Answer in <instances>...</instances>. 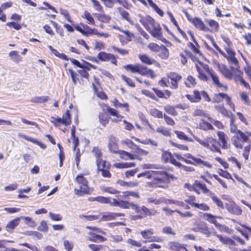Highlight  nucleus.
Segmentation results:
<instances>
[{
	"label": "nucleus",
	"instance_id": "37",
	"mask_svg": "<svg viewBox=\"0 0 251 251\" xmlns=\"http://www.w3.org/2000/svg\"><path fill=\"white\" fill-rule=\"evenodd\" d=\"M62 119V124L65 126H68L71 123V116L69 111L67 110L66 113L63 115Z\"/></svg>",
	"mask_w": 251,
	"mask_h": 251
},
{
	"label": "nucleus",
	"instance_id": "29",
	"mask_svg": "<svg viewBox=\"0 0 251 251\" xmlns=\"http://www.w3.org/2000/svg\"><path fill=\"white\" fill-rule=\"evenodd\" d=\"M117 183L122 186L126 187H134L138 185L139 182L137 181L126 182L121 180L117 181Z\"/></svg>",
	"mask_w": 251,
	"mask_h": 251
},
{
	"label": "nucleus",
	"instance_id": "51",
	"mask_svg": "<svg viewBox=\"0 0 251 251\" xmlns=\"http://www.w3.org/2000/svg\"><path fill=\"white\" fill-rule=\"evenodd\" d=\"M150 114L153 117L158 118H161L163 117L164 115H163V113L161 111H159V110L153 108L151 109L150 110Z\"/></svg>",
	"mask_w": 251,
	"mask_h": 251
},
{
	"label": "nucleus",
	"instance_id": "19",
	"mask_svg": "<svg viewBox=\"0 0 251 251\" xmlns=\"http://www.w3.org/2000/svg\"><path fill=\"white\" fill-rule=\"evenodd\" d=\"M124 216L125 214L122 213L109 212L107 214L103 215L100 220L104 221H111L115 220L118 217Z\"/></svg>",
	"mask_w": 251,
	"mask_h": 251
},
{
	"label": "nucleus",
	"instance_id": "53",
	"mask_svg": "<svg viewBox=\"0 0 251 251\" xmlns=\"http://www.w3.org/2000/svg\"><path fill=\"white\" fill-rule=\"evenodd\" d=\"M107 110L111 115L115 116L118 118H119V120H122V119L123 118V116L121 115L120 114H119L117 112V110H116L115 109H114L113 108H112L110 107H107Z\"/></svg>",
	"mask_w": 251,
	"mask_h": 251
},
{
	"label": "nucleus",
	"instance_id": "15",
	"mask_svg": "<svg viewBox=\"0 0 251 251\" xmlns=\"http://www.w3.org/2000/svg\"><path fill=\"white\" fill-rule=\"evenodd\" d=\"M226 209L231 214L239 216L242 214V210L235 204H227L226 205Z\"/></svg>",
	"mask_w": 251,
	"mask_h": 251
},
{
	"label": "nucleus",
	"instance_id": "57",
	"mask_svg": "<svg viewBox=\"0 0 251 251\" xmlns=\"http://www.w3.org/2000/svg\"><path fill=\"white\" fill-rule=\"evenodd\" d=\"M99 121L101 125L105 126L108 123L109 120L106 115L101 113L99 115Z\"/></svg>",
	"mask_w": 251,
	"mask_h": 251
},
{
	"label": "nucleus",
	"instance_id": "54",
	"mask_svg": "<svg viewBox=\"0 0 251 251\" xmlns=\"http://www.w3.org/2000/svg\"><path fill=\"white\" fill-rule=\"evenodd\" d=\"M172 156V153L168 151H164L162 154V159L165 163L169 162Z\"/></svg>",
	"mask_w": 251,
	"mask_h": 251
},
{
	"label": "nucleus",
	"instance_id": "52",
	"mask_svg": "<svg viewBox=\"0 0 251 251\" xmlns=\"http://www.w3.org/2000/svg\"><path fill=\"white\" fill-rule=\"evenodd\" d=\"M147 202L149 204L153 203L155 205L161 204V197L157 199L154 197H150L147 199Z\"/></svg>",
	"mask_w": 251,
	"mask_h": 251
},
{
	"label": "nucleus",
	"instance_id": "20",
	"mask_svg": "<svg viewBox=\"0 0 251 251\" xmlns=\"http://www.w3.org/2000/svg\"><path fill=\"white\" fill-rule=\"evenodd\" d=\"M192 24L196 28H199L200 30L205 31H208L209 30V29L205 25L203 22L199 18H194Z\"/></svg>",
	"mask_w": 251,
	"mask_h": 251
},
{
	"label": "nucleus",
	"instance_id": "2",
	"mask_svg": "<svg viewBox=\"0 0 251 251\" xmlns=\"http://www.w3.org/2000/svg\"><path fill=\"white\" fill-rule=\"evenodd\" d=\"M124 68L126 70L130 71L132 73H138L142 75L150 76L152 78H154L156 76L153 71L140 64H129L125 66Z\"/></svg>",
	"mask_w": 251,
	"mask_h": 251
},
{
	"label": "nucleus",
	"instance_id": "44",
	"mask_svg": "<svg viewBox=\"0 0 251 251\" xmlns=\"http://www.w3.org/2000/svg\"><path fill=\"white\" fill-rule=\"evenodd\" d=\"M141 210L143 212L144 214V217L148 216H153L156 214V211L154 210H150L145 206H142L141 208Z\"/></svg>",
	"mask_w": 251,
	"mask_h": 251
},
{
	"label": "nucleus",
	"instance_id": "61",
	"mask_svg": "<svg viewBox=\"0 0 251 251\" xmlns=\"http://www.w3.org/2000/svg\"><path fill=\"white\" fill-rule=\"evenodd\" d=\"M110 237L111 241L115 243H120L123 241V238L121 235H112L110 234Z\"/></svg>",
	"mask_w": 251,
	"mask_h": 251
},
{
	"label": "nucleus",
	"instance_id": "3",
	"mask_svg": "<svg viewBox=\"0 0 251 251\" xmlns=\"http://www.w3.org/2000/svg\"><path fill=\"white\" fill-rule=\"evenodd\" d=\"M250 137H251V132L248 131L242 132L238 130L232 138V143L236 148L242 149L243 147V143L247 142Z\"/></svg>",
	"mask_w": 251,
	"mask_h": 251
},
{
	"label": "nucleus",
	"instance_id": "12",
	"mask_svg": "<svg viewBox=\"0 0 251 251\" xmlns=\"http://www.w3.org/2000/svg\"><path fill=\"white\" fill-rule=\"evenodd\" d=\"M118 140L114 136L111 135L108 137V147L109 151L113 153H117L118 150V146L117 144Z\"/></svg>",
	"mask_w": 251,
	"mask_h": 251
},
{
	"label": "nucleus",
	"instance_id": "25",
	"mask_svg": "<svg viewBox=\"0 0 251 251\" xmlns=\"http://www.w3.org/2000/svg\"><path fill=\"white\" fill-rule=\"evenodd\" d=\"M21 218L18 217L11 221H10L6 226V229L7 231L14 229L17 226L20 222Z\"/></svg>",
	"mask_w": 251,
	"mask_h": 251
},
{
	"label": "nucleus",
	"instance_id": "5",
	"mask_svg": "<svg viewBox=\"0 0 251 251\" xmlns=\"http://www.w3.org/2000/svg\"><path fill=\"white\" fill-rule=\"evenodd\" d=\"M75 180L80 185L79 189H75V194L78 196H82L84 194L89 193V189L88 186L87 180L82 175H78L75 178Z\"/></svg>",
	"mask_w": 251,
	"mask_h": 251
},
{
	"label": "nucleus",
	"instance_id": "4",
	"mask_svg": "<svg viewBox=\"0 0 251 251\" xmlns=\"http://www.w3.org/2000/svg\"><path fill=\"white\" fill-rule=\"evenodd\" d=\"M195 139L203 147L209 149L211 151L221 153L219 148V142L212 137H208L204 140H202L197 137H194Z\"/></svg>",
	"mask_w": 251,
	"mask_h": 251
},
{
	"label": "nucleus",
	"instance_id": "56",
	"mask_svg": "<svg viewBox=\"0 0 251 251\" xmlns=\"http://www.w3.org/2000/svg\"><path fill=\"white\" fill-rule=\"evenodd\" d=\"M102 191L104 192L112 194H116L119 193V191L111 187L103 186L102 188Z\"/></svg>",
	"mask_w": 251,
	"mask_h": 251
},
{
	"label": "nucleus",
	"instance_id": "6",
	"mask_svg": "<svg viewBox=\"0 0 251 251\" xmlns=\"http://www.w3.org/2000/svg\"><path fill=\"white\" fill-rule=\"evenodd\" d=\"M114 205L123 209H128L130 207H131L132 209L134 210L136 213H139L140 210V207L138 204L130 202L127 201H124L121 199H120V201H115Z\"/></svg>",
	"mask_w": 251,
	"mask_h": 251
},
{
	"label": "nucleus",
	"instance_id": "30",
	"mask_svg": "<svg viewBox=\"0 0 251 251\" xmlns=\"http://www.w3.org/2000/svg\"><path fill=\"white\" fill-rule=\"evenodd\" d=\"M111 102L113 103V106L116 108H124L125 109V110L127 112L129 111L128 109V104L126 102L122 103L120 102L117 99H114L111 101Z\"/></svg>",
	"mask_w": 251,
	"mask_h": 251
},
{
	"label": "nucleus",
	"instance_id": "40",
	"mask_svg": "<svg viewBox=\"0 0 251 251\" xmlns=\"http://www.w3.org/2000/svg\"><path fill=\"white\" fill-rule=\"evenodd\" d=\"M96 16L100 21L103 23H108L111 20L110 16L103 13L97 14Z\"/></svg>",
	"mask_w": 251,
	"mask_h": 251
},
{
	"label": "nucleus",
	"instance_id": "38",
	"mask_svg": "<svg viewBox=\"0 0 251 251\" xmlns=\"http://www.w3.org/2000/svg\"><path fill=\"white\" fill-rule=\"evenodd\" d=\"M206 22L212 28V32H217L219 30V25L217 22L213 20H206Z\"/></svg>",
	"mask_w": 251,
	"mask_h": 251
},
{
	"label": "nucleus",
	"instance_id": "9",
	"mask_svg": "<svg viewBox=\"0 0 251 251\" xmlns=\"http://www.w3.org/2000/svg\"><path fill=\"white\" fill-rule=\"evenodd\" d=\"M97 57L101 61H110L112 64L117 65V57L112 54L101 51L98 54Z\"/></svg>",
	"mask_w": 251,
	"mask_h": 251
},
{
	"label": "nucleus",
	"instance_id": "59",
	"mask_svg": "<svg viewBox=\"0 0 251 251\" xmlns=\"http://www.w3.org/2000/svg\"><path fill=\"white\" fill-rule=\"evenodd\" d=\"M20 217L21 218V219H24L25 221V223L28 225L30 227H33L35 226V223L32 221L31 218L25 216H21Z\"/></svg>",
	"mask_w": 251,
	"mask_h": 251
},
{
	"label": "nucleus",
	"instance_id": "14",
	"mask_svg": "<svg viewBox=\"0 0 251 251\" xmlns=\"http://www.w3.org/2000/svg\"><path fill=\"white\" fill-rule=\"evenodd\" d=\"M226 51L227 52L228 55H226L225 53V55L223 56L227 59L229 63L234 64L235 66H238L239 63L238 60L235 57V52L233 51L231 49L229 48L226 49Z\"/></svg>",
	"mask_w": 251,
	"mask_h": 251
},
{
	"label": "nucleus",
	"instance_id": "50",
	"mask_svg": "<svg viewBox=\"0 0 251 251\" xmlns=\"http://www.w3.org/2000/svg\"><path fill=\"white\" fill-rule=\"evenodd\" d=\"M165 111L169 114L173 116H176L177 113L175 109V107L171 105H167L164 107Z\"/></svg>",
	"mask_w": 251,
	"mask_h": 251
},
{
	"label": "nucleus",
	"instance_id": "47",
	"mask_svg": "<svg viewBox=\"0 0 251 251\" xmlns=\"http://www.w3.org/2000/svg\"><path fill=\"white\" fill-rule=\"evenodd\" d=\"M196 69L198 72V77L201 80L207 81L208 77L206 75L203 73V70L198 65H196Z\"/></svg>",
	"mask_w": 251,
	"mask_h": 251
},
{
	"label": "nucleus",
	"instance_id": "7",
	"mask_svg": "<svg viewBox=\"0 0 251 251\" xmlns=\"http://www.w3.org/2000/svg\"><path fill=\"white\" fill-rule=\"evenodd\" d=\"M153 233V230L151 228L146 229L141 232V234L143 238L147 240L146 241L144 242L145 243L152 242H162V239L160 237L152 236Z\"/></svg>",
	"mask_w": 251,
	"mask_h": 251
},
{
	"label": "nucleus",
	"instance_id": "41",
	"mask_svg": "<svg viewBox=\"0 0 251 251\" xmlns=\"http://www.w3.org/2000/svg\"><path fill=\"white\" fill-rule=\"evenodd\" d=\"M196 83L195 78L192 75H188L185 82V85L189 88L194 87Z\"/></svg>",
	"mask_w": 251,
	"mask_h": 251
},
{
	"label": "nucleus",
	"instance_id": "49",
	"mask_svg": "<svg viewBox=\"0 0 251 251\" xmlns=\"http://www.w3.org/2000/svg\"><path fill=\"white\" fill-rule=\"evenodd\" d=\"M215 108L224 116L228 117V112L225 109L223 104L216 105Z\"/></svg>",
	"mask_w": 251,
	"mask_h": 251
},
{
	"label": "nucleus",
	"instance_id": "55",
	"mask_svg": "<svg viewBox=\"0 0 251 251\" xmlns=\"http://www.w3.org/2000/svg\"><path fill=\"white\" fill-rule=\"evenodd\" d=\"M194 207L203 211H208L210 210L209 206L204 203H198L196 202Z\"/></svg>",
	"mask_w": 251,
	"mask_h": 251
},
{
	"label": "nucleus",
	"instance_id": "27",
	"mask_svg": "<svg viewBox=\"0 0 251 251\" xmlns=\"http://www.w3.org/2000/svg\"><path fill=\"white\" fill-rule=\"evenodd\" d=\"M158 52L159 56L163 59H167L169 56V50L164 45L161 46V48Z\"/></svg>",
	"mask_w": 251,
	"mask_h": 251
},
{
	"label": "nucleus",
	"instance_id": "39",
	"mask_svg": "<svg viewBox=\"0 0 251 251\" xmlns=\"http://www.w3.org/2000/svg\"><path fill=\"white\" fill-rule=\"evenodd\" d=\"M84 19H85L87 20V23L90 25H95V20L91 14L88 12L87 11H85L81 16Z\"/></svg>",
	"mask_w": 251,
	"mask_h": 251
},
{
	"label": "nucleus",
	"instance_id": "1",
	"mask_svg": "<svg viewBox=\"0 0 251 251\" xmlns=\"http://www.w3.org/2000/svg\"><path fill=\"white\" fill-rule=\"evenodd\" d=\"M173 174H168L165 170L159 169L152 171V176L150 185L152 187L166 188L170 183V178H174Z\"/></svg>",
	"mask_w": 251,
	"mask_h": 251
},
{
	"label": "nucleus",
	"instance_id": "34",
	"mask_svg": "<svg viewBox=\"0 0 251 251\" xmlns=\"http://www.w3.org/2000/svg\"><path fill=\"white\" fill-rule=\"evenodd\" d=\"M170 249L173 251H180L184 249L183 245L176 242H171L169 244Z\"/></svg>",
	"mask_w": 251,
	"mask_h": 251
},
{
	"label": "nucleus",
	"instance_id": "22",
	"mask_svg": "<svg viewBox=\"0 0 251 251\" xmlns=\"http://www.w3.org/2000/svg\"><path fill=\"white\" fill-rule=\"evenodd\" d=\"M217 135L219 137V145L221 146L223 149H227V142L226 139L225 134L222 131H218L217 133Z\"/></svg>",
	"mask_w": 251,
	"mask_h": 251
},
{
	"label": "nucleus",
	"instance_id": "21",
	"mask_svg": "<svg viewBox=\"0 0 251 251\" xmlns=\"http://www.w3.org/2000/svg\"><path fill=\"white\" fill-rule=\"evenodd\" d=\"M119 154L120 157L124 160H134L137 157L135 156L124 150H119L117 152Z\"/></svg>",
	"mask_w": 251,
	"mask_h": 251
},
{
	"label": "nucleus",
	"instance_id": "60",
	"mask_svg": "<svg viewBox=\"0 0 251 251\" xmlns=\"http://www.w3.org/2000/svg\"><path fill=\"white\" fill-rule=\"evenodd\" d=\"M122 144L127 146L130 149H134L137 146L130 139H125L123 140L121 142Z\"/></svg>",
	"mask_w": 251,
	"mask_h": 251
},
{
	"label": "nucleus",
	"instance_id": "33",
	"mask_svg": "<svg viewBox=\"0 0 251 251\" xmlns=\"http://www.w3.org/2000/svg\"><path fill=\"white\" fill-rule=\"evenodd\" d=\"M81 25L82 26L83 28L85 30L84 32V35L85 36H89V35L91 34H98L97 33V30L94 28L92 29L90 28L88 25H85L84 24H81Z\"/></svg>",
	"mask_w": 251,
	"mask_h": 251
},
{
	"label": "nucleus",
	"instance_id": "48",
	"mask_svg": "<svg viewBox=\"0 0 251 251\" xmlns=\"http://www.w3.org/2000/svg\"><path fill=\"white\" fill-rule=\"evenodd\" d=\"M215 226L222 232H225L229 234L231 233L232 230L226 225H221L218 223Z\"/></svg>",
	"mask_w": 251,
	"mask_h": 251
},
{
	"label": "nucleus",
	"instance_id": "23",
	"mask_svg": "<svg viewBox=\"0 0 251 251\" xmlns=\"http://www.w3.org/2000/svg\"><path fill=\"white\" fill-rule=\"evenodd\" d=\"M93 153L94 154L97 160L96 163L98 168H101L100 159L101 158L102 153L100 150L97 147H94L93 149Z\"/></svg>",
	"mask_w": 251,
	"mask_h": 251
},
{
	"label": "nucleus",
	"instance_id": "8",
	"mask_svg": "<svg viewBox=\"0 0 251 251\" xmlns=\"http://www.w3.org/2000/svg\"><path fill=\"white\" fill-rule=\"evenodd\" d=\"M203 68L204 70L210 75L214 85H215L217 88L224 87L226 88V86H225L220 82L219 77L217 74H216L214 71L210 70L208 65H204Z\"/></svg>",
	"mask_w": 251,
	"mask_h": 251
},
{
	"label": "nucleus",
	"instance_id": "36",
	"mask_svg": "<svg viewBox=\"0 0 251 251\" xmlns=\"http://www.w3.org/2000/svg\"><path fill=\"white\" fill-rule=\"evenodd\" d=\"M222 73L223 75L226 78L231 79L232 78V67L229 70L226 66H224L221 70Z\"/></svg>",
	"mask_w": 251,
	"mask_h": 251
},
{
	"label": "nucleus",
	"instance_id": "32",
	"mask_svg": "<svg viewBox=\"0 0 251 251\" xmlns=\"http://www.w3.org/2000/svg\"><path fill=\"white\" fill-rule=\"evenodd\" d=\"M195 185L200 188L203 194H206L208 196L210 195V193L212 192L207 189L205 184L201 183L198 181L195 182Z\"/></svg>",
	"mask_w": 251,
	"mask_h": 251
},
{
	"label": "nucleus",
	"instance_id": "28",
	"mask_svg": "<svg viewBox=\"0 0 251 251\" xmlns=\"http://www.w3.org/2000/svg\"><path fill=\"white\" fill-rule=\"evenodd\" d=\"M212 200L215 203L217 206L221 208L224 209V205L222 201L215 194L212 192L210 193L209 196Z\"/></svg>",
	"mask_w": 251,
	"mask_h": 251
},
{
	"label": "nucleus",
	"instance_id": "16",
	"mask_svg": "<svg viewBox=\"0 0 251 251\" xmlns=\"http://www.w3.org/2000/svg\"><path fill=\"white\" fill-rule=\"evenodd\" d=\"M149 32H150L153 37L163 41L161 39L162 38V29L158 24L155 23L154 25L151 26V30Z\"/></svg>",
	"mask_w": 251,
	"mask_h": 251
},
{
	"label": "nucleus",
	"instance_id": "58",
	"mask_svg": "<svg viewBox=\"0 0 251 251\" xmlns=\"http://www.w3.org/2000/svg\"><path fill=\"white\" fill-rule=\"evenodd\" d=\"M142 168L144 169H162L161 165L151 164H144Z\"/></svg>",
	"mask_w": 251,
	"mask_h": 251
},
{
	"label": "nucleus",
	"instance_id": "10",
	"mask_svg": "<svg viewBox=\"0 0 251 251\" xmlns=\"http://www.w3.org/2000/svg\"><path fill=\"white\" fill-rule=\"evenodd\" d=\"M168 78L170 80V88L176 89L178 88V82L181 79L180 75L175 72H171L168 75Z\"/></svg>",
	"mask_w": 251,
	"mask_h": 251
},
{
	"label": "nucleus",
	"instance_id": "24",
	"mask_svg": "<svg viewBox=\"0 0 251 251\" xmlns=\"http://www.w3.org/2000/svg\"><path fill=\"white\" fill-rule=\"evenodd\" d=\"M139 58L141 61L147 65H151L156 63V61L146 54H139Z\"/></svg>",
	"mask_w": 251,
	"mask_h": 251
},
{
	"label": "nucleus",
	"instance_id": "13",
	"mask_svg": "<svg viewBox=\"0 0 251 251\" xmlns=\"http://www.w3.org/2000/svg\"><path fill=\"white\" fill-rule=\"evenodd\" d=\"M193 93L194 97L195 98V100L196 101V102H199L201 100L202 98L205 101L208 102L210 101V99L208 95L204 91H201L200 92L197 90H194Z\"/></svg>",
	"mask_w": 251,
	"mask_h": 251
},
{
	"label": "nucleus",
	"instance_id": "64",
	"mask_svg": "<svg viewBox=\"0 0 251 251\" xmlns=\"http://www.w3.org/2000/svg\"><path fill=\"white\" fill-rule=\"evenodd\" d=\"M225 93H220L214 95L213 101L214 102H220L224 99Z\"/></svg>",
	"mask_w": 251,
	"mask_h": 251
},
{
	"label": "nucleus",
	"instance_id": "11",
	"mask_svg": "<svg viewBox=\"0 0 251 251\" xmlns=\"http://www.w3.org/2000/svg\"><path fill=\"white\" fill-rule=\"evenodd\" d=\"M139 22L148 31L151 30V26L155 23L154 19L149 16L142 17Z\"/></svg>",
	"mask_w": 251,
	"mask_h": 251
},
{
	"label": "nucleus",
	"instance_id": "31",
	"mask_svg": "<svg viewBox=\"0 0 251 251\" xmlns=\"http://www.w3.org/2000/svg\"><path fill=\"white\" fill-rule=\"evenodd\" d=\"M49 100V96H36L31 98L30 101L34 103H44L47 102Z\"/></svg>",
	"mask_w": 251,
	"mask_h": 251
},
{
	"label": "nucleus",
	"instance_id": "43",
	"mask_svg": "<svg viewBox=\"0 0 251 251\" xmlns=\"http://www.w3.org/2000/svg\"><path fill=\"white\" fill-rule=\"evenodd\" d=\"M232 78L234 77V79L235 81H240V78H243L241 76V72L237 68H234L232 67Z\"/></svg>",
	"mask_w": 251,
	"mask_h": 251
},
{
	"label": "nucleus",
	"instance_id": "35",
	"mask_svg": "<svg viewBox=\"0 0 251 251\" xmlns=\"http://www.w3.org/2000/svg\"><path fill=\"white\" fill-rule=\"evenodd\" d=\"M8 55L11 59L16 63H19L22 60L21 56L18 54L17 51H11L9 53Z\"/></svg>",
	"mask_w": 251,
	"mask_h": 251
},
{
	"label": "nucleus",
	"instance_id": "26",
	"mask_svg": "<svg viewBox=\"0 0 251 251\" xmlns=\"http://www.w3.org/2000/svg\"><path fill=\"white\" fill-rule=\"evenodd\" d=\"M123 195H119L117 198L120 199V197L123 198V199H128L129 196H131L136 198H139L140 196L138 192L131 191H127L123 192L122 193Z\"/></svg>",
	"mask_w": 251,
	"mask_h": 251
},
{
	"label": "nucleus",
	"instance_id": "42",
	"mask_svg": "<svg viewBox=\"0 0 251 251\" xmlns=\"http://www.w3.org/2000/svg\"><path fill=\"white\" fill-rule=\"evenodd\" d=\"M203 216L206 220L209 223L214 224L215 226L218 223L216 219V216L209 213H204Z\"/></svg>",
	"mask_w": 251,
	"mask_h": 251
},
{
	"label": "nucleus",
	"instance_id": "17",
	"mask_svg": "<svg viewBox=\"0 0 251 251\" xmlns=\"http://www.w3.org/2000/svg\"><path fill=\"white\" fill-rule=\"evenodd\" d=\"M184 156L187 158L191 159L193 161H194V163H193L194 165H199L201 166H205L208 168H211L212 167L211 165L208 162L203 161L200 158H196L189 153L185 154Z\"/></svg>",
	"mask_w": 251,
	"mask_h": 251
},
{
	"label": "nucleus",
	"instance_id": "63",
	"mask_svg": "<svg viewBox=\"0 0 251 251\" xmlns=\"http://www.w3.org/2000/svg\"><path fill=\"white\" fill-rule=\"evenodd\" d=\"M60 12L69 22H73L71 19L70 14L67 10L61 8H60Z\"/></svg>",
	"mask_w": 251,
	"mask_h": 251
},
{
	"label": "nucleus",
	"instance_id": "46",
	"mask_svg": "<svg viewBox=\"0 0 251 251\" xmlns=\"http://www.w3.org/2000/svg\"><path fill=\"white\" fill-rule=\"evenodd\" d=\"M175 133L176 134L177 137L180 139L192 142H193V140L192 138L188 137L185 135V134L182 131L175 130Z\"/></svg>",
	"mask_w": 251,
	"mask_h": 251
},
{
	"label": "nucleus",
	"instance_id": "45",
	"mask_svg": "<svg viewBox=\"0 0 251 251\" xmlns=\"http://www.w3.org/2000/svg\"><path fill=\"white\" fill-rule=\"evenodd\" d=\"M149 4L150 6L160 16L163 17L164 15V12L161 10L157 5L154 3L152 0H149Z\"/></svg>",
	"mask_w": 251,
	"mask_h": 251
},
{
	"label": "nucleus",
	"instance_id": "18",
	"mask_svg": "<svg viewBox=\"0 0 251 251\" xmlns=\"http://www.w3.org/2000/svg\"><path fill=\"white\" fill-rule=\"evenodd\" d=\"M120 199L118 198V199H113L111 200L109 198H106L103 196H99L94 198V201L102 203H108L113 206H117L116 205H114L115 201H120Z\"/></svg>",
	"mask_w": 251,
	"mask_h": 251
},
{
	"label": "nucleus",
	"instance_id": "62",
	"mask_svg": "<svg viewBox=\"0 0 251 251\" xmlns=\"http://www.w3.org/2000/svg\"><path fill=\"white\" fill-rule=\"evenodd\" d=\"M156 131L158 133H161L162 134H163L164 136H170V131L163 126L158 127L157 128H156Z\"/></svg>",
	"mask_w": 251,
	"mask_h": 251
}]
</instances>
